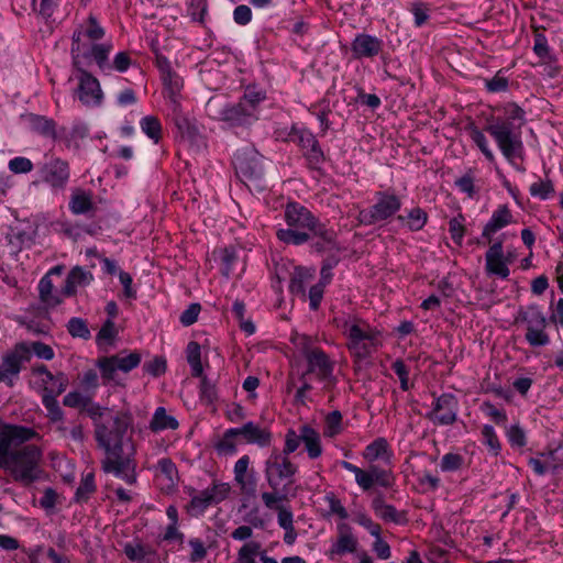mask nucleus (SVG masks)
I'll list each match as a JSON object with an SVG mask.
<instances>
[{"label":"nucleus","mask_w":563,"mask_h":563,"mask_svg":"<svg viewBox=\"0 0 563 563\" xmlns=\"http://www.w3.org/2000/svg\"><path fill=\"white\" fill-rule=\"evenodd\" d=\"M95 475L90 472L81 478L80 484L75 493V501L86 503L90 498L91 494L95 493Z\"/></svg>","instance_id":"obj_41"},{"label":"nucleus","mask_w":563,"mask_h":563,"mask_svg":"<svg viewBox=\"0 0 563 563\" xmlns=\"http://www.w3.org/2000/svg\"><path fill=\"white\" fill-rule=\"evenodd\" d=\"M208 4L207 0H189L188 1V14L192 21L203 23L205 15L207 13Z\"/></svg>","instance_id":"obj_63"},{"label":"nucleus","mask_w":563,"mask_h":563,"mask_svg":"<svg viewBox=\"0 0 563 563\" xmlns=\"http://www.w3.org/2000/svg\"><path fill=\"white\" fill-rule=\"evenodd\" d=\"M464 221L465 218L462 213H459L449 221V232L451 238L459 245H461L465 233Z\"/></svg>","instance_id":"obj_58"},{"label":"nucleus","mask_w":563,"mask_h":563,"mask_svg":"<svg viewBox=\"0 0 563 563\" xmlns=\"http://www.w3.org/2000/svg\"><path fill=\"white\" fill-rule=\"evenodd\" d=\"M200 399L207 405H211L218 399L216 384L208 377H202L200 380Z\"/></svg>","instance_id":"obj_62"},{"label":"nucleus","mask_w":563,"mask_h":563,"mask_svg":"<svg viewBox=\"0 0 563 563\" xmlns=\"http://www.w3.org/2000/svg\"><path fill=\"white\" fill-rule=\"evenodd\" d=\"M338 531V539L328 551V556L331 560H334L336 556H342L346 553H353L357 548V539L353 536L350 526L345 523L339 525Z\"/></svg>","instance_id":"obj_19"},{"label":"nucleus","mask_w":563,"mask_h":563,"mask_svg":"<svg viewBox=\"0 0 563 563\" xmlns=\"http://www.w3.org/2000/svg\"><path fill=\"white\" fill-rule=\"evenodd\" d=\"M93 422L95 430H97V424L106 423L102 418L110 412V409L107 407L100 406L98 402H95L91 398L82 410Z\"/></svg>","instance_id":"obj_46"},{"label":"nucleus","mask_w":563,"mask_h":563,"mask_svg":"<svg viewBox=\"0 0 563 563\" xmlns=\"http://www.w3.org/2000/svg\"><path fill=\"white\" fill-rule=\"evenodd\" d=\"M368 470L371 472L374 484L385 488L393 486L394 477L390 471L380 468L377 465H371Z\"/></svg>","instance_id":"obj_57"},{"label":"nucleus","mask_w":563,"mask_h":563,"mask_svg":"<svg viewBox=\"0 0 563 563\" xmlns=\"http://www.w3.org/2000/svg\"><path fill=\"white\" fill-rule=\"evenodd\" d=\"M31 360V350L26 343H18L2 357L1 366L9 378L14 380L23 368V365Z\"/></svg>","instance_id":"obj_16"},{"label":"nucleus","mask_w":563,"mask_h":563,"mask_svg":"<svg viewBox=\"0 0 563 563\" xmlns=\"http://www.w3.org/2000/svg\"><path fill=\"white\" fill-rule=\"evenodd\" d=\"M67 331L73 338H80L88 340L91 336L90 330L86 320L82 318L74 317L67 322Z\"/></svg>","instance_id":"obj_45"},{"label":"nucleus","mask_w":563,"mask_h":563,"mask_svg":"<svg viewBox=\"0 0 563 563\" xmlns=\"http://www.w3.org/2000/svg\"><path fill=\"white\" fill-rule=\"evenodd\" d=\"M303 156L306 157L310 168H320V166L324 162V154L320 147L318 140L316 141V144L309 146L306 151H303Z\"/></svg>","instance_id":"obj_53"},{"label":"nucleus","mask_w":563,"mask_h":563,"mask_svg":"<svg viewBox=\"0 0 563 563\" xmlns=\"http://www.w3.org/2000/svg\"><path fill=\"white\" fill-rule=\"evenodd\" d=\"M141 130L146 134L155 144L162 140V124L157 117L146 115L140 121Z\"/></svg>","instance_id":"obj_39"},{"label":"nucleus","mask_w":563,"mask_h":563,"mask_svg":"<svg viewBox=\"0 0 563 563\" xmlns=\"http://www.w3.org/2000/svg\"><path fill=\"white\" fill-rule=\"evenodd\" d=\"M485 269L488 275L506 279L509 274V267L504 256L503 241L494 242L485 254Z\"/></svg>","instance_id":"obj_18"},{"label":"nucleus","mask_w":563,"mask_h":563,"mask_svg":"<svg viewBox=\"0 0 563 563\" xmlns=\"http://www.w3.org/2000/svg\"><path fill=\"white\" fill-rule=\"evenodd\" d=\"M42 383L44 385L42 395H48V396L51 395L52 396L51 390L58 389L60 383H63L62 388H63V393H64L69 384V380L65 373L57 372L56 374H53L52 379H47L46 377L42 378Z\"/></svg>","instance_id":"obj_51"},{"label":"nucleus","mask_w":563,"mask_h":563,"mask_svg":"<svg viewBox=\"0 0 563 563\" xmlns=\"http://www.w3.org/2000/svg\"><path fill=\"white\" fill-rule=\"evenodd\" d=\"M515 321L516 323H526L527 330L547 328L548 325L547 318L538 305L520 308Z\"/></svg>","instance_id":"obj_22"},{"label":"nucleus","mask_w":563,"mask_h":563,"mask_svg":"<svg viewBox=\"0 0 563 563\" xmlns=\"http://www.w3.org/2000/svg\"><path fill=\"white\" fill-rule=\"evenodd\" d=\"M132 423L131 413L118 412L108 416L106 423L97 424L95 430L98 446L106 453L101 468L106 473H113L130 485L136 482Z\"/></svg>","instance_id":"obj_1"},{"label":"nucleus","mask_w":563,"mask_h":563,"mask_svg":"<svg viewBox=\"0 0 563 563\" xmlns=\"http://www.w3.org/2000/svg\"><path fill=\"white\" fill-rule=\"evenodd\" d=\"M40 180L52 191H64L70 178L69 163L60 157L52 156L38 168Z\"/></svg>","instance_id":"obj_13"},{"label":"nucleus","mask_w":563,"mask_h":563,"mask_svg":"<svg viewBox=\"0 0 563 563\" xmlns=\"http://www.w3.org/2000/svg\"><path fill=\"white\" fill-rule=\"evenodd\" d=\"M483 443L497 456L501 451V444L493 426L485 424L482 428Z\"/></svg>","instance_id":"obj_48"},{"label":"nucleus","mask_w":563,"mask_h":563,"mask_svg":"<svg viewBox=\"0 0 563 563\" xmlns=\"http://www.w3.org/2000/svg\"><path fill=\"white\" fill-rule=\"evenodd\" d=\"M503 70H498L496 75L490 79H485V88L488 92H504L509 87V80L503 76Z\"/></svg>","instance_id":"obj_61"},{"label":"nucleus","mask_w":563,"mask_h":563,"mask_svg":"<svg viewBox=\"0 0 563 563\" xmlns=\"http://www.w3.org/2000/svg\"><path fill=\"white\" fill-rule=\"evenodd\" d=\"M157 470L159 472V476L164 477L166 481V486H174L178 479V471L175 463L168 459H161L157 463Z\"/></svg>","instance_id":"obj_43"},{"label":"nucleus","mask_w":563,"mask_h":563,"mask_svg":"<svg viewBox=\"0 0 563 563\" xmlns=\"http://www.w3.org/2000/svg\"><path fill=\"white\" fill-rule=\"evenodd\" d=\"M501 110L503 115L487 119L484 131L494 139L509 163L516 158L523 159L522 126L526 123V112L515 102L506 103Z\"/></svg>","instance_id":"obj_3"},{"label":"nucleus","mask_w":563,"mask_h":563,"mask_svg":"<svg viewBox=\"0 0 563 563\" xmlns=\"http://www.w3.org/2000/svg\"><path fill=\"white\" fill-rule=\"evenodd\" d=\"M547 328L527 330L525 339L532 347L545 346L550 343V336L545 331Z\"/></svg>","instance_id":"obj_54"},{"label":"nucleus","mask_w":563,"mask_h":563,"mask_svg":"<svg viewBox=\"0 0 563 563\" xmlns=\"http://www.w3.org/2000/svg\"><path fill=\"white\" fill-rule=\"evenodd\" d=\"M91 397L92 395H85L77 390L69 391L67 395L64 396L63 405L69 408L80 409V411L82 412Z\"/></svg>","instance_id":"obj_52"},{"label":"nucleus","mask_w":563,"mask_h":563,"mask_svg":"<svg viewBox=\"0 0 563 563\" xmlns=\"http://www.w3.org/2000/svg\"><path fill=\"white\" fill-rule=\"evenodd\" d=\"M314 269L302 266H296L290 275L289 291L302 300H306V285L312 280Z\"/></svg>","instance_id":"obj_23"},{"label":"nucleus","mask_w":563,"mask_h":563,"mask_svg":"<svg viewBox=\"0 0 563 563\" xmlns=\"http://www.w3.org/2000/svg\"><path fill=\"white\" fill-rule=\"evenodd\" d=\"M465 459L459 453H446L442 456L440 468L442 472H456L464 466Z\"/></svg>","instance_id":"obj_49"},{"label":"nucleus","mask_w":563,"mask_h":563,"mask_svg":"<svg viewBox=\"0 0 563 563\" xmlns=\"http://www.w3.org/2000/svg\"><path fill=\"white\" fill-rule=\"evenodd\" d=\"M276 236L278 238L279 241L286 244L301 245L308 242L313 235L308 231L287 228L278 229L276 232Z\"/></svg>","instance_id":"obj_35"},{"label":"nucleus","mask_w":563,"mask_h":563,"mask_svg":"<svg viewBox=\"0 0 563 563\" xmlns=\"http://www.w3.org/2000/svg\"><path fill=\"white\" fill-rule=\"evenodd\" d=\"M92 194L90 191L76 188L69 200V210L74 214H86L93 210Z\"/></svg>","instance_id":"obj_28"},{"label":"nucleus","mask_w":563,"mask_h":563,"mask_svg":"<svg viewBox=\"0 0 563 563\" xmlns=\"http://www.w3.org/2000/svg\"><path fill=\"white\" fill-rule=\"evenodd\" d=\"M89 135V128L86 123L77 121L74 122L69 132L65 135V144L68 148H79L80 141L85 140Z\"/></svg>","instance_id":"obj_37"},{"label":"nucleus","mask_w":563,"mask_h":563,"mask_svg":"<svg viewBox=\"0 0 563 563\" xmlns=\"http://www.w3.org/2000/svg\"><path fill=\"white\" fill-rule=\"evenodd\" d=\"M29 121L32 131L53 140L57 137L56 122L53 119L38 114H31Z\"/></svg>","instance_id":"obj_31"},{"label":"nucleus","mask_w":563,"mask_h":563,"mask_svg":"<svg viewBox=\"0 0 563 563\" xmlns=\"http://www.w3.org/2000/svg\"><path fill=\"white\" fill-rule=\"evenodd\" d=\"M250 465V456L243 455L240 457L234 464V479L240 486L241 490L253 494L255 492V483L254 481H246V473Z\"/></svg>","instance_id":"obj_29"},{"label":"nucleus","mask_w":563,"mask_h":563,"mask_svg":"<svg viewBox=\"0 0 563 563\" xmlns=\"http://www.w3.org/2000/svg\"><path fill=\"white\" fill-rule=\"evenodd\" d=\"M188 544L191 548V553L189 555L190 563H199L207 558L208 551L201 539H189Z\"/></svg>","instance_id":"obj_64"},{"label":"nucleus","mask_w":563,"mask_h":563,"mask_svg":"<svg viewBox=\"0 0 563 563\" xmlns=\"http://www.w3.org/2000/svg\"><path fill=\"white\" fill-rule=\"evenodd\" d=\"M235 429L238 435L243 437L247 443H256L260 446H267L272 441V433L267 429H263L252 421Z\"/></svg>","instance_id":"obj_24"},{"label":"nucleus","mask_w":563,"mask_h":563,"mask_svg":"<svg viewBox=\"0 0 563 563\" xmlns=\"http://www.w3.org/2000/svg\"><path fill=\"white\" fill-rule=\"evenodd\" d=\"M142 355L137 351L128 352L123 350L114 355L101 356L97 360L96 366L99 368L103 383L117 382V372L129 373L140 365Z\"/></svg>","instance_id":"obj_11"},{"label":"nucleus","mask_w":563,"mask_h":563,"mask_svg":"<svg viewBox=\"0 0 563 563\" xmlns=\"http://www.w3.org/2000/svg\"><path fill=\"white\" fill-rule=\"evenodd\" d=\"M63 383H60L59 388L56 390H51L52 396L42 395V404L45 407L47 413L46 417L51 423L63 422L64 420V411L60 408L57 397L63 394Z\"/></svg>","instance_id":"obj_27"},{"label":"nucleus","mask_w":563,"mask_h":563,"mask_svg":"<svg viewBox=\"0 0 563 563\" xmlns=\"http://www.w3.org/2000/svg\"><path fill=\"white\" fill-rule=\"evenodd\" d=\"M266 93L255 87H247L236 103H228L212 117L231 128L250 126L258 119V106Z\"/></svg>","instance_id":"obj_5"},{"label":"nucleus","mask_w":563,"mask_h":563,"mask_svg":"<svg viewBox=\"0 0 563 563\" xmlns=\"http://www.w3.org/2000/svg\"><path fill=\"white\" fill-rule=\"evenodd\" d=\"M261 544L255 541L245 543L238 552V563H256L255 556L260 553Z\"/></svg>","instance_id":"obj_55"},{"label":"nucleus","mask_w":563,"mask_h":563,"mask_svg":"<svg viewBox=\"0 0 563 563\" xmlns=\"http://www.w3.org/2000/svg\"><path fill=\"white\" fill-rule=\"evenodd\" d=\"M301 439L309 459L316 460L322 454L321 438L317 430L309 424L301 426Z\"/></svg>","instance_id":"obj_26"},{"label":"nucleus","mask_w":563,"mask_h":563,"mask_svg":"<svg viewBox=\"0 0 563 563\" xmlns=\"http://www.w3.org/2000/svg\"><path fill=\"white\" fill-rule=\"evenodd\" d=\"M300 443H302L301 426L299 427V433L292 429H289L285 435L284 449L282 451L277 450V454H284L285 456L289 457V455L299 448Z\"/></svg>","instance_id":"obj_50"},{"label":"nucleus","mask_w":563,"mask_h":563,"mask_svg":"<svg viewBox=\"0 0 563 563\" xmlns=\"http://www.w3.org/2000/svg\"><path fill=\"white\" fill-rule=\"evenodd\" d=\"M88 27H78L75 31H79L80 33H84L85 38L91 40L93 43L101 40L104 36V30L101 27L97 21V19L93 15H89L88 18Z\"/></svg>","instance_id":"obj_56"},{"label":"nucleus","mask_w":563,"mask_h":563,"mask_svg":"<svg viewBox=\"0 0 563 563\" xmlns=\"http://www.w3.org/2000/svg\"><path fill=\"white\" fill-rule=\"evenodd\" d=\"M310 343L311 340L308 336H301L300 345L302 355L307 361V371L301 375L300 379H303L308 374H314L321 382L334 383L333 369L335 363L330 360L323 350L312 347Z\"/></svg>","instance_id":"obj_9"},{"label":"nucleus","mask_w":563,"mask_h":563,"mask_svg":"<svg viewBox=\"0 0 563 563\" xmlns=\"http://www.w3.org/2000/svg\"><path fill=\"white\" fill-rule=\"evenodd\" d=\"M284 501H277L271 510L277 511V521L280 528L294 527V515L289 507L283 506Z\"/></svg>","instance_id":"obj_59"},{"label":"nucleus","mask_w":563,"mask_h":563,"mask_svg":"<svg viewBox=\"0 0 563 563\" xmlns=\"http://www.w3.org/2000/svg\"><path fill=\"white\" fill-rule=\"evenodd\" d=\"M372 509L377 517L386 522L401 525L407 521L406 514L399 512L395 506L386 504L382 496L373 499Z\"/></svg>","instance_id":"obj_25"},{"label":"nucleus","mask_w":563,"mask_h":563,"mask_svg":"<svg viewBox=\"0 0 563 563\" xmlns=\"http://www.w3.org/2000/svg\"><path fill=\"white\" fill-rule=\"evenodd\" d=\"M384 47V42L371 34H357L351 43V52L355 59L374 58Z\"/></svg>","instance_id":"obj_17"},{"label":"nucleus","mask_w":563,"mask_h":563,"mask_svg":"<svg viewBox=\"0 0 563 563\" xmlns=\"http://www.w3.org/2000/svg\"><path fill=\"white\" fill-rule=\"evenodd\" d=\"M514 221L512 213L507 205L498 206V208L493 212L490 220L486 223L482 232V239L486 242H492V236L497 231L507 227Z\"/></svg>","instance_id":"obj_20"},{"label":"nucleus","mask_w":563,"mask_h":563,"mask_svg":"<svg viewBox=\"0 0 563 563\" xmlns=\"http://www.w3.org/2000/svg\"><path fill=\"white\" fill-rule=\"evenodd\" d=\"M299 471L297 464L274 450L264 462V476L271 492H264L261 499L266 508L275 507L277 501H289L288 493L296 482Z\"/></svg>","instance_id":"obj_4"},{"label":"nucleus","mask_w":563,"mask_h":563,"mask_svg":"<svg viewBox=\"0 0 563 563\" xmlns=\"http://www.w3.org/2000/svg\"><path fill=\"white\" fill-rule=\"evenodd\" d=\"M231 487L227 483L212 482V485L191 496L186 509L191 517H200L212 505L220 504L229 496Z\"/></svg>","instance_id":"obj_12"},{"label":"nucleus","mask_w":563,"mask_h":563,"mask_svg":"<svg viewBox=\"0 0 563 563\" xmlns=\"http://www.w3.org/2000/svg\"><path fill=\"white\" fill-rule=\"evenodd\" d=\"M163 85L168 91V99L173 106L179 107V91L183 88V79L174 70L169 71L168 75H163Z\"/></svg>","instance_id":"obj_36"},{"label":"nucleus","mask_w":563,"mask_h":563,"mask_svg":"<svg viewBox=\"0 0 563 563\" xmlns=\"http://www.w3.org/2000/svg\"><path fill=\"white\" fill-rule=\"evenodd\" d=\"M289 137L292 142L297 143L302 151H306L309 146L316 144V136L306 129L292 128L289 133Z\"/></svg>","instance_id":"obj_47"},{"label":"nucleus","mask_w":563,"mask_h":563,"mask_svg":"<svg viewBox=\"0 0 563 563\" xmlns=\"http://www.w3.org/2000/svg\"><path fill=\"white\" fill-rule=\"evenodd\" d=\"M239 437L236 429L231 428L228 429L223 437L214 444V449L220 455H230L235 453L236 445H235V438Z\"/></svg>","instance_id":"obj_40"},{"label":"nucleus","mask_w":563,"mask_h":563,"mask_svg":"<svg viewBox=\"0 0 563 563\" xmlns=\"http://www.w3.org/2000/svg\"><path fill=\"white\" fill-rule=\"evenodd\" d=\"M232 163L236 176L245 185L257 186L262 180L264 176L263 156L254 148L239 150L234 154Z\"/></svg>","instance_id":"obj_10"},{"label":"nucleus","mask_w":563,"mask_h":563,"mask_svg":"<svg viewBox=\"0 0 563 563\" xmlns=\"http://www.w3.org/2000/svg\"><path fill=\"white\" fill-rule=\"evenodd\" d=\"M468 131H470V136H471L472 141L476 144V146L479 148V151L483 153V155L486 157V159L489 162H494L495 155L488 146V141H487L484 132L481 131L474 124L470 125Z\"/></svg>","instance_id":"obj_42"},{"label":"nucleus","mask_w":563,"mask_h":563,"mask_svg":"<svg viewBox=\"0 0 563 563\" xmlns=\"http://www.w3.org/2000/svg\"><path fill=\"white\" fill-rule=\"evenodd\" d=\"M379 332L372 329L368 324H352L349 328V342H369L376 344Z\"/></svg>","instance_id":"obj_32"},{"label":"nucleus","mask_w":563,"mask_h":563,"mask_svg":"<svg viewBox=\"0 0 563 563\" xmlns=\"http://www.w3.org/2000/svg\"><path fill=\"white\" fill-rule=\"evenodd\" d=\"M529 191L532 197L545 200L554 192V187L550 179L538 180L530 186Z\"/></svg>","instance_id":"obj_60"},{"label":"nucleus","mask_w":563,"mask_h":563,"mask_svg":"<svg viewBox=\"0 0 563 563\" xmlns=\"http://www.w3.org/2000/svg\"><path fill=\"white\" fill-rule=\"evenodd\" d=\"M401 199L390 190L375 192V203L358 212L357 220L363 225L387 222L401 208Z\"/></svg>","instance_id":"obj_8"},{"label":"nucleus","mask_w":563,"mask_h":563,"mask_svg":"<svg viewBox=\"0 0 563 563\" xmlns=\"http://www.w3.org/2000/svg\"><path fill=\"white\" fill-rule=\"evenodd\" d=\"M388 449L387 440L385 438H377L365 448L364 457L369 462L376 461L388 454Z\"/></svg>","instance_id":"obj_44"},{"label":"nucleus","mask_w":563,"mask_h":563,"mask_svg":"<svg viewBox=\"0 0 563 563\" xmlns=\"http://www.w3.org/2000/svg\"><path fill=\"white\" fill-rule=\"evenodd\" d=\"M459 400L450 393H445L437 397L432 405V410L427 413L434 424L451 426L457 420Z\"/></svg>","instance_id":"obj_15"},{"label":"nucleus","mask_w":563,"mask_h":563,"mask_svg":"<svg viewBox=\"0 0 563 563\" xmlns=\"http://www.w3.org/2000/svg\"><path fill=\"white\" fill-rule=\"evenodd\" d=\"M398 222L405 224L410 231L417 232L423 229L428 222V213L420 207L409 210L407 216H398Z\"/></svg>","instance_id":"obj_30"},{"label":"nucleus","mask_w":563,"mask_h":563,"mask_svg":"<svg viewBox=\"0 0 563 563\" xmlns=\"http://www.w3.org/2000/svg\"><path fill=\"white\" fill-rule=\"evenodd\" d=\"M36 437L34 429L23 426H5L0 432V467L23 486L37 482L43 474L41 449L35 444L22 445Z\"/></svg>","instance_id":"obj_2"},{"label":"nucleus","mask_w":563,"mask_h":563,"mask_svg":"<svg viewBox=\"0 0 563 563\" xmlns=\"http://www.w3.org/2000/svg\"><path fill=\"white\" fill-rule=\"evenodd\" d=\"M92 280L93 275L91 272L81 266H75L69 271L62 292L66 297H71L76 294L77 287L88 286Z\"/></svg>","instance_id":"obj_21"},{"label":"nucleus","mask_w":563,"mask_h":563,"mask_svg":"<svg viewBox=\"0 0 563 563\" xmlns=\"http://www.w3.org/2000/svg\"><path fill=\"white\" fill-rule=\"evenodd\" d=\"M284 217L288 228L308 231L313 236L323 239L328 244L334 243L335 232L321 223L306 207L289 202L285 208Z\"/></svg>","instance_id":"obj_7"},{"label":"nucleus","mask_w":563,"mask_h":563,"mask_svg":"<svg viewBox=\"0 0 563 563\" xmlns=\"http://www.w3.org/2000/svg\"><path fill=\"white\" fill-rule=\"evenodd\" d=\"M77 70V87L74 97L86 108H97L103 102V91L99 80L85 68Z\"/></svg>","instance_id":"obj_14"},{"label":"nucleus","mask_w":563,"mask_h":563,"mask_svg":"<svg viewBox=\"0 0 563 563\" xmlns=\"http://www.w3.org/2000/svg\"><path fill=\"white\" fill-rule=\"evenodd\" d=\"M112 49L110 43H93L88 37H84V33L74 31L71 35V63L75 69L85 68L92 62L97 64L101 71L111 69L109 64V54Z\"/></svg>","instance_id":"obj_6"},{"label":"nucleus","mask_w":563,"mask_h":563,"mask_svg":"<svg viewBox=\"0 0 563 563\" xmlns=\"http://www.w3.org/2000/svg\"><path fill=\"white\" fill-rule=\"evenodd\" d=\"M53 283L48 275L42 277L38 283L40 299L48 307H56L62 302V298L53 292Z\"/></svg>","instance_id":"obj_38"},{"label":"nucleus","mask_w":563,"mask_h":563,"mask_svg":"<svg viewBox=\"0 0 563 563\" xmlns=\"http://www.w3.org/2000/svg\"><path fill=\"white\" fill-rule=\"evenodd\" d=\"M178 421L175 417L167 415L164 407H158L150 422V428L153 432L163 430H176L178 428Z\"/></svg>","instance_id":"obj_34"},{"label":"nucleus","mask_w":563,"mask_h":563,"mask_svg":"<svg viewBox=\"0 0 563 563\" xmlns=\"http://www.w3.org/2000/svg\"><path fill=\"white\" fill-rule=\"evenodd\" d=\"M173 121L178 132L183 137L195 140L198 135V129L190 120L181 112L180 106H173Z\"/></svg>","instance_id":"obj_33"}]
</instances>
